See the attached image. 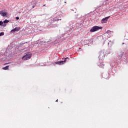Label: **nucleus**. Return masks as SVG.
I'll list each match as a JSON object with an SVG mask.
<instances>
[{"label": "nucleus", "instance_id": "obj_1", "mask_svg": "<svg viewBox=\"0 0 128 128\" xmlns=\"http://www.w3.org/2000/svg\"><path fill=\"white\" fill-rule=\"evenodd\" d=\"M55 18H51L50 20V22H51V24H54V22H58V20H62V19H60V18L64 16V14L62 11H59L55 14Z\"/></svg>", "mask_w": 128, "mask_h": 128}, {"label": "nucleus", "instance_id": "obj_2", "mask_svg": "<svg viewBox=\"0 0 128 128\" xmlns=\"http://www.w3.org/2000/svg\"><path fill=\"white\" fill-rule=\"evenodd\" d=\"M110 31L108 30L106 32L102 35V38L103 40H106L105 42H108V40L109 42H112L110 41V40L108 39L110 38Z\"/></svg>", "mask_w": 128, "mask_h": 128}, {"label": "nucleus", "instance_id": "obj_3", "mask_svg": "<svg viewBox=\"0 0 128 128\" xmlns=\"http://www.w3.org/2000/svg\"><path fill=\"white\" fill-rule=\"evenodd\" d=\"M24 54L22 58V60H30L32 58V54L30 52H26Z\"/></svg>", "mask_w": 128, "mask_h": 128}, {"label": "nucleus", "instance_id": "obj_4", "mask_svg": "<svg viewBox=\"0 0 128 128\" xmlns=\"http://www.w3.org/2000/svg\"><path fill=\"white\" fill-rule=\"evenodd\" d=\"M102 27L98 26H94L90 30V32H96L99 30H102Z\"/></svg>", "mask_w": 128, "mask_h": 128}, {"label": "nucleus", "instance_id": "obj_5", "mask_svg": "<svg viewBox=\"0 0 128 128\" xmlns=\"http://www.w3.org/2000/svg\"><path fill=\"white\" fill-rule=\"evenodd\" d=\"M106 56V55L104 54V53L103 51H101L100 52V55L98 56L99 60H102L104 59V58Z\"/></svg>", "mask_w": 128, "mask_h": 128}, {"label": "nucleus", "instance_id": "obj_6", "mask_svg": "<svg viewBox=\"0 0 128 128\" xmlns=\"http://www.w3.org/2000/svg\"><path fill=\"white\" fill-rule=\"evenodd\" d=\"M110 18V16H108L104 18H103L101 20L102 24H106V22H108V20Z\"/></svg>", "mask_w": 128, "mask_h": 128}, {"label": "nucleus", "instance_id": "obj_7", "mask_svg": "<svg viewBox=\"0 0 128 128\" xmlns=\"http://www.w3.org/2000/svg\"><path fill=\"white\" fill-rule=\"evenodd\" d=\"M66 62V60L64 61H58L55 62L56 64H58L59 66H62V64H64Z\"/></svg>", "mask_w": 128, "mask_h": 128}, {"label": "nucleus", "instance_id": "obj_8", "mask_svg": "<svg viewBox=\"0 0 128 128\" xmlns=\"http://www.w3.org/2000/svg\"><path fill=\"white\" fill-rule=\"evenodd\" d=\"M0 14L2 16H6L8 15L7 12H4V11H0Z\"/></svg>", "mask_w": 128, "mask_h": 128}, {"label": "nucleus", "instance_id": "obj_9", "mask_svg": "<svg viewBox=\"0 0 128 128\" xmlns=\"http://www.w3.org/2000/svg\"><path fill=\"white\" fill-rule=\"evenodd\" d=\"M20 30V28L16 27L15 28L11 30V32H18Z\"/></svg>", "mask_w": 128, "mask_h": 128}, {"label": "nucleus", "instance_id": "obj_10", "mask_svg": "<svg viewBox=\"0 0 128 128\" xmlns=\"http://www.w3.org/2000/svg\"><path fill=\"white\" fill-rule=\"evenodd\" d=\"M124 56V52H121L118 54V58H122Z\"/></svg>", "mask_w": 128, "mask_h": 128}, {"label": "nucleus", "instance_id": "obj_11", "mask_svg": "<svg viewBox=\"0 0 128 128\" xmlns=\"http://www.w3.org/2000/svg\"><path fill=\"white\" fill-rule=\"evenodd\" d=\"M0 26H6V24H4V22H2V21H0Z\"/></svg>", "mask_w": 128, "mask_h": 128}, {"label": "nucleus", "instance_id": "obj_12", "mask_svg": "<svg viewBox=\"0 0 128 128\" xmlns=\"http://www.w3.org/2000/svg\"><path fill=\"white\" fill-rule=\"evenodd\" d=\"M8 66H6L5 67H3L2 68L4 70H8Z\"/></svg>", "mask_w": 128, "mask_h": 128}, {"label": "nucleus", "instance_id": "obj_13", "mask_svg": "<svg viewBox=\"0 0 128 128\" xmlns=\"http://www.w3.org/2000/svg\"><path fill=\"white\" fill-rule=\"evenodd\" d=\"M3 22L4 24H8V22H10V20L6 19Z\"/></svg>", "mask_w": 128, "mask_h": 128}, {"label": "nucleus", "instance_id": "obj_14", "mask_svg": "<svg viewBox=\"0 0 128 128\" xmlns=\"http://www.w3.org/2000/svg\"><path fill=\"white\" fill-rule=\"evenodd\" d=\"M106 74H104L103 76H104V78H108V74H106Z\"/></svg>", "mask_w": 128, "mask_h": 128}, {"label": "nucleus", "instance_id": "obj_15", "mask_svg": "<svg viewBox=\"0 0 128 128\" xmlns=\"http://www.w3.org/2000/svg\"><path fill=\"white\" fill-rule=\"evenodd\" d=\"M104 64H100V68H104Z\"/></svg>", "mask_w": 128, "mask_h": 128}, {"label": "nucleus", "instance_id": "obj_16", "mask_svg": "<svg viewBox=\"0 0 128 128\" xmlns=\"http://www.w3.org/2000/svg\"><path fill=\"white\" fill-rule=\"evenodd\" d=\"M4 36V32H0V36Z\"/></svg>", "mask_w": 128, "mask_h": 128}, {"label": "nucleus", "instance_id": "obj_17", "mask_svg": "<svg viewBox=\"0 0 128 128\" xmlns=\"http://www.w3.org/2000/svg\"><path fill=\"white\" fill-rule=\"evenodd\" d=\"M57 26L56 24H52V28H56Z\"/></svg>", "mask_w": 128, "mask_h": 128}, {"label": "nucleus", "instance_id": "obj_18", "mask_svg": "<svg viewBox=\"0 0 128 128\" xmlns=\"http://www.w3.org/2000/svg\"><path fill=\"white\" fill-rule=\"evenodd\" d=\"M58 40H60V38H56V40H55V42H58Z\"/></svg>", "mask_w": 128, "mask_h": 128}, {"label": "nucleus", "instance_id": "obj_19", "mask_svg": "<svg viewBox=\"0 0 128 128\" xmlns=\"http://www.w3.org/2000/svg\"><path fill=\"white\" fill-rule=\"evenodd\" d=\"M126 44H128V40H126Z\"/></svg>", "mask_w": 128, "mask_h": 128}, {"label": "nucleus", "instance_id": "obj_20", "mask_svg": "<svg viewBox=\"0 0 128 128\" xmlns=\"http://www.w3.org/2000/svg\"><path fill=\"white\" fill-rule=\"evenodd\" d=\"M16 20H20V17L18 16L16 17Z\"/></svg>", "mask_w": 128, "mask_h": 128}, {"label": "nucleus", "instance_id": "obj_21", "mask_svg": "<svg viewBox=\"0 0 128 128\" xmlns=\"http://www.w3.org/2000/svg\"><path fill=\"white\" fill-rule=\"evenodd\" d=\"M68 58H64V60H66H66H68Z\"/></svg>", "mask_w": 128, "mask_h": 128}, {"label": "nucleus", "instance_id": "obj_22", "mask_svg": "<svg viewBox=\"0 0 128 128\" xmlns=\"http://www.w3.org/2000/svg\"><path fill=\"white\" fill-rule=\"evenodd\" d=\"M126 60H128V56H126Z\"/></svg>", "mask_w": 128, "mask_h": 128}, {"label": "nucleus", "instance_id": "obj_23", "mask_svg": "<svg viewBox=\"0 0 128 128\" xmlns=\"http://www.w3.org/2000/svg\"><path fill=\"white\" fill-rule=\"evenodd\" d=\"M43 6H46V4H44Z\"/></svg>", "mask_w": 128, "mask_h": 128}, {"label": "nucleus", "instance_id": "obj_24", "mask_svg": "<svg viewBox=\"0 0 128 128\" xmlns=\"http://www.w3.org/2000/svg\"><path fill=\"white\" fill-rule=\"evenodd\" d=\"M34 8V6H32V8Z\"/></svg>", "mask_w": 128, "mask_h": 128}, {"label": "nucleus", "instance_id": "obj_25", "mask_svg": "<svg viewBox=\"0 0 128 128\" xmlns=\"http://www.w3.org/2000/svg\"><path fill=\"white\" fill-rule=\"evenodd\" d=\"M122 44H124V43L123 42V43Z\"/></svg>", "mask_w": 128, "mask_h": 128}, {"label": "nucleus", "instance_id": "obj_26", "mask_svg": "<svg viewBox=\"0 0 128 128\" xmlns=\"http://www.w3.org/2000/svg\"><path fill=\"white\" fill-rule=\"evenodd\" d=\"M56 102H58V100H56Z\"/></svg>", "mask_w": 128, "mask_h": 128}, {"label": "nucleus", "instance_id": "obj_27", "mask_svg": "<svg viewBox=\"0 0 128 128\" xmlns=\"http://www.w3.org/2000/svg\"><path fill=\"white\" fill-rule=\"evenodd\" d=\"M108 44H110V42H108Z\"/></svg>", "mask_w": 128, "mask_h": 128}, {"label": "nucleus", "instance_id": "obj_28", "mask_svg": "<svg viewBox=\"0 0 128 128\" xmlns=\"http://www.w3.org/2000/svg\"><path fill=\"white\" fill-rule=\"evenodd\" d=\"M65 35L66 36V34Z\"/></svg>", "mask_w": 128, "mask_h": 128}, {"label": "nucleus", "instance_id": "obj_29", "mask_svg": "<svg viewBox=\"0 0 128 128\" xmlns=\"http://www.w3.org/2000/svg\"><path fill=\"white\" fill-rule=\"evenodd\" d=\"M79 50H80V48H79Z\"/></svg>", "mask_w": 128, "mask_h": 128}]
</instances>
